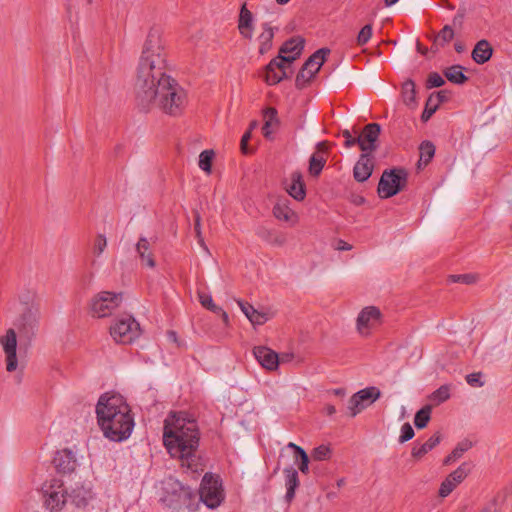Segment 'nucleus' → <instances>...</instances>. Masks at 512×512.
<instances>
[{
  "mask_svg": "<svg viewBox=\"0 0 512 512\" xmlns=\"http://www.w3.org/2000/svg\"><path fill=\"white\" fill-rule=\"evenodd\" d=\"M166 66L161 32L158 28H151L137 65L136 104L144 112L158 108L165 114L178 116L187 104V95L179 83L167 74Z\"/></svg>",
  "mask_w": 512,
  "mask_h": 512,
  "instance_id": "nucleus-1",
  "label": "nucleus"
},
{
  "mask_svg": "<svg viewBox=\"0 0 512 512\" xmlns=\"http://www.w3.org/2000/svg\"><path fill=\"white\" fill-rule=\"evenodd\" d=\"M163 441L170 455L178 458L192 473L202 471L196 457L199 443L197 424L185 413L173 412L165 420Z\"/></svg>",
  "mask_w": 512,
  "mask_h": 512,
  "instance_id": "nucleus-2",
  "label": "nucleus"
},
{
  "mask_svg": "<svg viewBox=\"0 0 512 512\" xmlns=\"http://www.w3.org/2000/svg\"><path fill=\"white\" fill-rule=\"evenodd\" d=\"M97 423L103 435L114 442L128 439L134 428L131 409L117 393L102 394L96 404Z\"/></svg>",
  "mask_w": 512,
  "mask_h": 512,
  "instance_id": "nucleus-3",
  "label": "nucleus"
},
{
  "mask_svg": "<svg viewBox=\"0 0 512 512\" xmlns=\"http://www.w3.org/2000/svg\"><path fill=\"white\" fill-rule=\"evenodd\" d=\"M45 505L51 511L62 510L70 502L75 509H85L92 499V491L89 487L80 486L67 493L64 483L60 478L53 477L43 485Z\"/></svg>",
  "mask_w": 512,
  "mask_h": 512,
  "instance_id": "nucleus-4",
  "label": "nucleus"
},
{
  "mask_svg": "<svg viewBox=\"0 0 512 512\" xmlns=\"http://www.w3.org/2000/svg\"><path fill=\"white\" fill-rule=\"evenodd\" d=\"M140 326L130 315H124L116 319L110 327V335L115 342L129 344L140 335Z\"/></svg>",
  "mask_w": 512,
  "mask_h": 512,
  "instance_id": "nucleus-5",
  "label": "nucleus"
},
{
  "mask_svg": "<svg viewBox=\"0 0 512 512\" xmlns=\"http://www.w3.org/2000/svg\"><path fill=\"white\" fill-rule=\"evenodd\" d=\"M407 182V172L404 169L385 170L378 184V194L381 198H390L400 192Z\"/></svg>",
  "mask_w": 512,
  "mask_h": 512,
  "instance_id": "nucleus-6",
  "label": "nucleus"
},
{
  "mask_svg": "<svg viewBox=\"0 0 512 512\" xmlns=\"http://www.w3.org/2000/svg\"><path fill=\"white\" fill-rule=\"evenodd\" d=\"M199 495L201 501L208 509L217 508L224 498L218 477L211 473H206L201 482Z\"/></svg>",
  "mask_w": 512,
  "mask_h": 512,
  "instance_id": "nucleus-7",
  "label": "nucleus"
},
{
  "mask_svg": "<svg viewBox=\"0 0 512 512\" xmlns=\"http://www.w3.org/2000/svg\"><path fill=\"white\" fill-rule=\"evenodd\" d=\"M122 300L121 293L101 291L91 300V312L98 318L107 317L121 304Z\"/></svg>",
  "mask_w": 512,
  "mask_h": 512,
  "instance_id": "nucleus-8",
  "label": "nucleus"
},
{
  "mask_svg": "<svg viewBox=\"0 0 512 512\" xmlns=\"http://www.w3.org/2000/svg\"><path fill=\"white\" fill-rule=\"evenodd\" d=\"M329 52V49L321 48L306 60L303 67L297 74V87H304L313 78V76L319 71V69L323 65L325 57L326 55L329 54Z\"/></svg>",
  "mask_w": 512,
  "mask_h": 512,
  "instance_id": "nucleus-9",
  "label": "nucleus"
},
{
  "mask_svg": "<svg viewBox=\"0 0 512 512\" xmlns=\"http://www.w3.org/2000/svg\"><path fill=\"white\" fill-rule=\"evenodd\" d=\"M41 317L38 305H30L27 307L18 319V330L21 337L31 340L37 332Z\"/></svg>",
  "mask_w": 512,
  "mask_h": 512,
  "instance_id": "nucleus-10",
  "label": "nucleus"
},
{
  "mask_svg": "<svg viewBox=\"0 0 512 512\" xmlns=\"http://www.w3.org/2000/svg\"><path fill=\"white\" fill-rule=\"evenodd\" d=\"M381 396V391L375 387H366L355 394L349 400L348 409L352 417H355L369 404L374 403Z\"/></svg>",
  "mask_w": 512,
  "mask_h": 512,
  "instance_id": "nucleus-11",
  "label": "nucleus"
},
{
  "mask_svg": "<svg viewBox=\"0 0 512 512\" xmlns=\"http://www.w3.org/2000/svg\"><path fill=\"white\" fill-rule=\"evenodd\" d=\"M381 322L382 313L380 309L376 306H367L358 314L356 328L361 335L368 336L371 330L379 326Z\"/></svg>",
  "mask_w": 512,
  "mask_h": 512,
  "instance_id": "nucleus-12",
  "label": "nucleus"
},
{
  "mask_svg": "<svg viewBox=\"0 0 512 512\" xmlns=\"http://www.w3.org/2000/svg\"><path fill=\"white\" fill-rule=\"evenodd\" d=\"M0 344L5 353L6 370L8 372L16 371L18 367L17 359V336L14 329L10 328L5 335L0 337Z\"/></svg>",
  "mask_w": 512,
  "mask_h": 512,
  "instance_id": "nucleus-13",
  "label": "nucleus"
},
{
  "mask_svg": "<svg viewBox=\"0 0 512 512\" xmlns=\"http://www.w3.org/2000/svg\"><path fill=\"white\" fill-rule=\"evenodd\" d=\"M53 463L57 471L64 475L74 473L79 465L75 453L68 448L57 451Z\"/></svg>",
  "mask_w": 512,
  "mask_h": 512,
  "instance_id": "nucleus-14",
  "label": "nucleus"
},
{
  "mask_svg": "<svg viewBox=\"0 0 512 512\" xmlns=\"http://www.w3.org/2000/svg\"><path fill=\"white\" fill-rule=\"evenodd\" d=\"M304 44L305 40L303 38L293 37L283 43L276 58L281 60L284 64L292 63L300 56L304 48Z\"/></svg>",
  "mask_w": 512,
  "mask_h": 512,
  "instance_id": "nucleus-15",
  "label": "nucleus"
},
{
  "mask_svg": "<svg viewBox=\"0 0 512 512\" xmlns=\"http://www.w3.org/2000/svg\"><path fill=\"white\" fill-rule=\"evenodd\" d=\"M469 471V465L467 463H462L442 482L439 489V495L441 497L448 496L456 488V486L467 477Z\"/></svg>",
  "mask_w": 512,
  "mask_h": 512,
  "instance_id": "nucleus-16",
  "label": "nucleus"
},
{
  "mask_svg": "<svg viewBox=\"0 0 512 512\" xmlns=\"http://www.w3.org/2000/svg\"><path fill=\"white\" fill-rule=\"evenodd\" d=\"M253 354L258 363L265 369L274 371L279 366V356L272 349L258 346L253 349Z\"/></svg>",
  "mask_w": 512,
  "mask_h": 512,
  "instance_id": "nucleus-17",
  "label": "nucleus"
},
{
  "mask_svg": "<svg viewBox=\"0 0 512 512\" xmlns=\"http://www.w3.org/2000/svg\"><path fill=\"white\" fill-rule=\"evenodd\" d=\"M381 128L377 123H370L365 126L363 132L359 134L361 142L359 147L363 152H372L376 149L375 142L377 141Z\"/></svg>",
  "mask_w": 512,
  "mask_h": 512,
  "instance_id": "nucleus-18",
  "label": "nucleus"
},
{
  "mask_svg": "<svg viewBox=\"0 0 512 512\" xmlns=\"http://www.w3.org/2000/svg\"><path fill=\"white\" fill-rule=\"evenodd\" d=\"M373 167L374 164L372 158L367 153H363L353 169V176L355 180L358 182L366 181L371 176Z\"/></svg>",
  "mask_w": 512,
  "mask_h": 512,
  "instance_id": "nucleus-19",
  "label": "nucleus"
},
{
  "mask_svg": "<svg viewBox=\"0 0 512 512\" xmlns=\"http://www.w3.org/2000/svg\"><path fill=\"white\" fill-rule=\"evenodd\" d=\"M285 65L277 58L272 59L265 69V81L268 85L279 83L285 76Z\"/></svg>",
  "mask_w": 512,
  "mask_h": 512,
  "instance_id": "nucleus-20",
  "label": "nucleus"
},
{
  "mask_svg": "<svg viewBox=\"0 0 512 512\" xmlns=\"http://www.w3.org/2000/svg\"><path fill=\"white\" fill-rule=\"evenodd\" d=\"M276 31H278V28L272 27L268 22L261 24V33L257 37L259 53L261 55H264L271 50L272 41Z\"/></svg>",
  "mask_w": 512,
  "mask_h": 512,
  "instance_id": "nucleus-21",
  "label": "nucleus"
},
{
  "mask_svg": "<svg viewBox=\"0 0 512 512\" xmlns=\"http://www.w3.org/2000/svg\"><path fill=\"white\" fill-rule=\"evenodd\" d=\"M325 151H326L325 142H319L317 144V151L312 154V156L310 157V160H309V173L312 176H318L321 173V171L326 163V158L324 156Z\"/></svg>",
  "mask_w": 512,
  "mask_h": 512,
  "instance_id": "nucleus-22",
  "label": "nucleus"
},
{
  "mask_svg": "<svg viewBox=\"0 0 512 512\" xmlns=\"http://www.w3.org/2000/svg\"><path fill=\"white\" fill-rule=\"evenodd\" d=\"M136 252L141 264L149 268L155 267V260L151 252V243L146 237H140L136 244Z\"/></svg>",
  "mask_w": 512,
  "mask_h": 512,
  "instance_id": "nucleus-23",
  "label": "nucleus"
},
{
  "mask_svg": "<svg viewBox=\"0 0 512 512\" xmlns=\"http://www.w3.org/2000/svg\"><path fill=\"white\" fill-rule=\"evenodd\" d=\"M238 29L240 34L246 38L251 40L253 36V15L251 11H249L244 4L241 7L239 21H238Z\"/></svg>",
  "mask_w": 512,
  "mask_h": 512,
  "instance_id": "nucleus-24",
  "label": "nucleus"
},
{
  "mask_svg": "<svg viewBox=\"0 0 512 512\" xmlns=\"http://www.w3.org/2000/svg\"><path fill=\"white\" fill-rule=\"evenodd\" d=\"M274 216L281 221L295 225L298 222V215L285 202L279 201L273 208Z\"/></svg>",
  "mask_w": 512,
  "mask_h": 512,
  "instance_id": "nucleus-25",
  "label": "nucleus"
},
{
  "mask_svg": "<svg viewBox=\"0 0 512 512\" xmlns=\"http://www.w3.org/2000/svg\"><path fill=\"white\" fill-rule=\"evenodd\" d=\"M492 47L487 40H480L472 51V59L477 64L486 63L492 56Z\"/></svg>",
  "mask_w": 512,
  "mask_h": 512,
  "instance_id": "nucleus-26",
  "label": "nucleus"
},
{
  "mask_svg": "<svg viewBox=\"0 0 512 512\" xmlns=\"http://www.w3.org/2000/svg\"><path fill=\"white\" fill-rule=\"evenodd\" d=\"M283 472L285 474L286 486L285 498L290 502L294 498L295 490L299 485L298 472L293 467H287Z\"/></svg>",
  "mask_w": 512,
  "mask_h": 512,
  "instance_id": "nucleus-27",
  "label": "nucleus"
},
{
  "mask_svg": "<svg viewBox=\"0 0 512 512\" xmlns=\"http://www.w3.org/2000/svg\"><path fill=\"white\" fill-rule=\"evenodd\" d=\"M287 192L297 201H301L305 198V186L299 172L292 174L291 184L287 187Z\"/></svg>",
  "mask_w": 512,
  "mask_h": 512,
  "instance_id": "nucleus-28",
  "label": "nucleus"
},
{
  "mask_svg": "<svg viewBox=\"0 0 512 512\" xmlns=\"http://www.w3.org/2000/svg\"><path fill=\"white\" fill-rule=\"evenodd\" d=\"M441 437L439 434H435L430 437L425 443L415 446L412 449V456L415 458H421L429 451H431L434 447H436L440 443Z\"/></svg>",
  "mask_w": 512,
  "mask_h": 512,
  "instance_id": "nucleus-29",
  "label": "nucleus"
},
{
  "mask_svg": "<svg viewBox=\"0 0 512 512\" xmlns=\"http://www.w3.org/2000/svg\"><path fill=\"white\" fill-rule=\"evenodd\" d=\"M472 447V442L470 440H463L459 442L456 447L452 450V452L444 459V465H450L456 460L460 459L463 454L468 451Z\"/></svg>",
  "mask_w": 512,
  "mask_h": 512,
  "instance_id": "nucleus-30",
  "label": "nucleus"
},
{
  "mask_svg": "<svg viewBox=\"0 0 512 512\" xmlns=\"http://www.w3.org/2000/svg\"><path fill=\"white\" fill-rule=\"evenodd\" d=\"M444 75L448 81L454 84H464L468 78L463 73V67L461 65H453L444 70Z\"/></svg>",
  "mask_w": 512,
  "mask_h": 512,
  "instance_id": "nucleus-31",
  "label": "nucleus"
},
{
  "mask_svg": "<svg viewBox=\"0 0 512 512\" xmlns=\"http://www.w3.org/2000/svg\"><path fill=\"white\" fill-rule=\"evenodd\" d=\"M419 151L420 158L418 161V168H421V166H426L433 158L435 154V146L430 141H423L420 144Z\"/></svg>",
  "mask_w": 512,
  "mask_h": 512,
  "instance_id": "nucleus-32",
  "label": "nucleus"
},
{
  "mask_svg": "<svg viewBox=\"0 0 512 512\" xmlns=\"http://www.w3.org/2000/svg\"><path fill=\"white\" fill-rule=\"evenodd\" d=\"M432 406L426 405L421 408L414 417V424L418 429H423L427 426L430 418H431Z\"/></svg>",
  "mask_w": 512,
  "mask_h": 512,
  "instance_id": "nucleus-33",
  "label": "nucleus"
},
{
  "mask_svg": "<svg viewBox=\"0 0 512 512\" xmlns=\"http://www.w3.org/2000/svg\"><path fill=\"white\" fill-rule=\"evenodd\" d=\"M415 84L412 80H407L402 86L403 102L410 106L415 103Z\"/></svg>",
  "mask_w": 512,
  "mask_h": 512,
  "instance_id": "nucleus-34",
  "label": "nucleus"
},
{
  "mask_svg": "<svg viewBox=\"0 0 512 512\" xmlns=\"http://www.w3.org/2000/svg\"><path fill=\"white\" fill-rule=\"evenodd\" d=\"M450 397V387L448 385H442L435 390L429 397V399L436 405H439Z\"/></svg>",
  "mask_w": 512,
  "mask_h": 512,
  "instance_id": "nucleus-35",
  "label": "nucleus"
},
{
  "mask_svg": "<svg viewBox=\"0 0 512 512\" xmlns=\"http://www.w3.org/2000/svg\"><path fill=\"white\" fill-rule=\"evenodd\" d=\"M213 157H214L213 150L202 151L199 155V162H198L199 168L201 170L205 171L206 173H210Z\"/></svg>",
  "mask_w": 512,
  "mask_h": 512,
  "instance_id": "nucleus-36",
  "label": "nucleus"
},
{
  "mask_svg": "<svg viewBox=\"0 0 512 512\" xmlns=\"http://www.w3.org/2000/svg\"><path fill=\"white\" fill-rule=\"evenodd\" d=\"M454 37V30L450 25H445L435 38L436 44L444 46Z\"/></svg>",
  "mask_w": 512,
  "mask_h": 512,
  "instance_id": "nucleus-37",
  "label": "nucleus"
},
{
  "mask_svg": "<svg viewBox=\"0 0 512 512\" xmlns=\"http://www.w3.org/2000/svg\"><path fill=\"white\" fill-rule=\"evenodd\" d=\"M272 317V314L269 312H260L258 310L251 311V315H249V321L253 325H262L267 322Z\"/></svg>",
  "mask_w": 512,
  "mask_h": 512,
  "instance_id": "nucleus-38",
  "label": "nucleus"
},
{
  "mask_svg": "<svg viewBox=\"0 0 512 512\" xmlns=\"http://www.w3.org/2000/svg\"><path fill=\"white\" fill-rule=\"evenodd\" d=\"M331 456V450L326 445H320L313 449L311 457L313 460L324 461L329 459Z\"/></svg>",
  "mask_w": 512,
  "mask_h": 512,
  "instance_id": "nucleus-39",
  "label": "nucleus"
},
{
  "mask_svg": "<svg viewBox=\"0 0 512 512\" xmlns=\"http://www.w3.org/2000/svg\"><path fill=\"white\" fill-rule=\"evenodd\" d=\"M199 301L203 307L206 309L212 311V312H218L221 311V307L214 304L213 299L211 295L206 294L204 292L198 293Z\"/></svg>",
  "mask_w": 512,
  "mask_h": 512,
  "instance_id": "nucleus-40",
  "label": "nucleus"
},
{
  "mask_svg": "<svg viewBox=\"0 0 512 512\" xmlns=\"http://www.w3.org/2000/svg\"><path fill=\"white\" fill-rule=\"evenodd\" d=\"M372 26L370 24L365 25L357 36V44L359 46L365 45L372 36Z\"/></svg>",
  "mask_w": 512,
  "mask_h": 512,
  "instance_id": "nucleus-41",
  "label": "nucleus"
},
{
  "mask_svg": "<svg viewBox=\"0 0 512 512\" xmlns=\"http://www.w3.org/2000/svg\"><path fill=\"white\" fill-rule=\"evenodd\" d=\"M294 461L302 473L308 472L309 458L305 451H301L300 455H294Z\"/></svg>",
  "mask_w": 512,
  "mask_h": 512,
  "instance_id": "nucleus-42",
  "label": "nucleus"
},
{
  "mask_svg": "<svg viewBox=\"0 0 512 512\" xmlns=\"http://www.w3.org/2000/svg\"><path fill=\"white\" fill-rule=\"evenodd\" d=\"M414 437V430L409 423H405L401 427V435L399 437V442L404 443L406 441L411 440Z\"/></svg>",
  "mask_w": 512,
  "mask_h": 512,
  "instance_id": "nucleus-43",
  "label": "nucleus"
},
{
  "mask_svg": "<svg viewBox=\"0 0 512 512\" xmlns=\"http://www.w3.org/2000/svg\"><path fill=\"white\" fill-rule=\"evenodd\" d=\"M444 83V79L437 72H432L429 74L427 79L428 88L441 87Z\"/></svg>",
  "mask_w": 512,
  "mask_h": 512,
  "instance_id": "nucleus-44",
  "label": "nucleus"
},
{
  "mask_svg": "<svg viewBox=\"0 0 512 512\" xmlns=\"http://www.w3.org/2000/svg\"><path fill=\"white\" fill-rule=\"evenodd\" d=\"M433 96H430L427 103H426V107L421 115V119L422 121L426 122L430 119V117L435 113L436 109H437V104H434L433 106H431V103L433 102Z\"/></svg>",
  "mask_w": 512,
  "mask_h": 512,
  "instance_id": "nucleus-45",
  "label": "nucleus"
},
{
  "mask_svg": "<svg viewBox=\"0 0 512 512\" xmlns=\"http://www.w3.org/2000/svg\"><path fill=\"white\" fill-rule=\"evenodd\" d=\"M107 246V240L105 238L104 235H98L95 239V243H94V253L96 255H100L103 253V251L105 250Z\"/></svg>",
  "mask_w": 512,
  "mask_h": 512,
  "instance_id": "nucleus-46",
  "label": "nucleus"
},
{
  "mask_svg": "<svg viewBox=\"0 0 512 512\" xmlns=\"http://www.w3.org/2000/svg\"><path fill=\"white\" fill-rule=\"evenodd\" d=\"M482 374L475 372L466 376L467 383L472 387H482L484 383L481 381Z\"/></svg>",
  "mask_w": 512,
  "mask_h": 512,
  "instance_id": "nucleus-47",
  "label": "nucleus"
},
{
  "mask_svg": "<svg viewBox=\"0 0 512 512\" xmlns=\"http://www.w3.org/2000/svg\"><path fill=\"white\" fill-rule=\"evenodd\" d=\"M343 137L345 138V146L347 148H350L354 146L355 144H358L361 142L359 138V134L357 136H353L352 133L349 130H344L342 132Z\"/></svg>",
  "mask_w": 512,
  "mask_h": 512,
  "instance_id": "nucleus-48",
  "label": "nucleus"
},
{
  "mask_svg": "<svg viewBox=\"0 0 512 512\" xmlns=\"http://www.w3.org/2000/svg\"><path fill=\"white\" fill-rule=\"evenodd\" d=\"M450 278L453 282H462L465 284H472L476 280V277L472 274L452 275Z\"/></svg>",
  "mask_w": 512,
  "mask_h": 512,
  "instance_id": "nucleus-49",
  "label": "nucleus"
},
{
  "mask_svg": "<svg viewBox=\"0 0 512 512\" xmlns=\"http://www.w3.org/2000/svg\"><path fill=\"white\" fill-rule=\"evenodd\" d=\"M265 124L273 125L277 122V111L274 108H268L264 113Z\"/></svg>",
  "mask_w": 512,
  "mask_h": 512,
  "instance_id": "nucleus-50",
  "label": "nucleus"
},
{
  "mask_svg": "<svg viewBox=\"0 0 512 512\" xmlns=\"http://www.w3.org/2000/svg\"><path fill=\"white\" fill-rule=\"evenodd\" d=\"M238 305L247 318H249V315H251V311L255 310L252 305L243 301H238Z\"/></svg>",
  "mask_w": 512,
  "mask_h": 512,
  "instance_id": "nucleus-51",
  "label": "nucleus"
},
{
  "mask_svg": "<svg viewBox=\"0 0 512 512\" xmlns=\"http://www.w3.org/2000/svg\"><path fill=\"white\" fill-rule=\"evenodd\" d=\"M250 137H251V132L250 131H247L242 136V139H241V150H242L243 153H248L247 143H248Z\"/></svg>",
  "mask_w": 512,
  "mask_h": 512,
  "instance_id": "nucleus-52",
  "label": "nucleus"
},
{
  "mask_svg": "<svg viewBox=\"0 0 512 512\" xmlns=\"http://www.w3.org/2000/svg\"><path fill=\"white\" fill-rule=\"evenodd\" d=\"M195 232L197 234V237L199 238V242L202 244L203 239L201 238V225H200V216H199V214H197L196 218H195Z\"/></svg>",
  "mask_w": 512,
  "mask_h": 512,
  "instance_id": "nucleus-53",
  "label": "nucleus"
},
{
  "mask_svg": "<svg viewBox=\"0 0 512 512\" xmlns=\"http://www.w3.org/2000/svg\"><path fill=\"white\" fill-rule=\"evenodd\" d=\"M286 448L292 449L294 451V455H300L301 451H305L303 448H301L300 446L296 445L293 442H289Z\"/></svg>",
  "mask_w": 512,
  "mask_h": 512,
  "instance_id": "nucleus-54",
  "label": "nucleus"
},
{
  "mask_svg": "<svg viewBox=\"0 0 512 512\" xmlns=\"http://www.w3.org/2000/svg\"><path fill=\"white\" fill-rule=\"evenodd\" d=\"M505 500V496L502 494L497 495V497L494 499L495 507L494 509H503L504 507L501 505Z\"/></svg>",
  "mask_w": 512,
  "mask_h": 512,
  "instance_id": "nucleus-55",
  "label": "nucleus"
},
{
  "mask_svg": "<svg viewBox=\"0 0 512 512\" xmlns=\"http://www.w3.org/2000/svg\"><path fill=\"white\" fill-rule=\"evenodd\" d=\"M285 242H286V238L282 234L276 235L274 237V239L272 240L273 244H276V245H279V246L283 245Z\"/></svg>",
  "mask_w": 512,
  "mask_h": 512,
  "instance_id": "nucleus-56",
  "label": "nucleus"
},
{
  "mask_svg": "<svg viewBox=\"0 0 512 512\" xmlns=\"http://www.w3.org/2000/svg\"><path fill=\"white\" fill-rule=\"evenodd\" d=\"M166 484L170 485L173 488L174 492H176L178 488L181 489V484L177 480H174L172 478H169L166 481Z\"/></svg>",
  "mask_w": 512,
  "mask_h": 512,
  "instance_id": "nucleus-57",
  "label": "nucleus"
},
{
  "mask_svg": "<svg viewBox=\"0 0 512 512\" xmlns=\"http://www.w3.org/2000/svg\"><path fill=\"white\" fill-rule=\"evenodd\" d=\"M446 99V95H445V92L444 91H439L437 94H436V101L434 104H437V106L439 105V103H441L442 101H444Z\"/></svg>",
  "mask_w": 512,
  "mask_h": 512,
  "instance_id": "nucleus-58",
  "label": "nucleus"
},
{
  "mask_svg": "<svg viewBox=\"0 0 512 512\" xmlns=\"http://www.w3.org/2000/svg\"><path fill=\"white\" fill-rule=\"evenodd\" d=\"M272 125H268V124H264L263 128H262V131H263V134L265 137H269L270 134H271V127Z\"/></svg>",
  "mask_w": 512,
  "mask_h": 512,
  "instance_id": "nucleus-59",
  "label": "nucleus"
},
{
  "mask_svg": "<svg viewBox=\"0 0 512 512\" xmlns=\"http://www.w3.org/2000/svg\"><path fill=\"white\" fill-rule=\"evenodd\" d=\"M325 411H326V413H327L328 415H333V414H335V413H336V408H335V406H333V405H327V406L325 407Z\"/></svg>",
  "mask_w": 512,
  "mask_h": 512,
  "instance_id": "nucleus-60",
  "label": "nucleus"
},
{
  "mask_svg": "<svg viewBox=\"0 0 512 512\" xmlns=\"http://www.w3.org/2000/svg\"><path fill=\"white\" fill-rule=\"evenodd\" d=\"M216 313L221 316V318L223 319V321L225 323H228V319H229L228 314L222 308H221V311H218Z\"/></svg>",
  "mask_w": 512,
  "mask_h": 512,
  "instance_id": "nucleus-61",
  "label": "nucleus"
},
{
  "mask_svg": "<svg viewBox=\"0 0 512 512\" xmlns=\"http://www.w3.org/2000/svg\"><path fill=\"white\" fill-rule=\"evenodd\" d=\"M455 50L458 52V53H462L464 50H465V46L463 43L461 42H457L455 43Z\"/></svg>",
  "mask_w": 512,
  "mask_h": 512,
  "instance_id": "nucleus-62",
  "label": "nucleus"
},
{
  "mask_svg": "<svg viewBox=\"0 0 512 512\" xmlns=\"http://www.w3.org/2000/svg\"><path fill=\"white\" fill-rule=\"evenodd\" d=\"M462 18H463V15H462V14H457V15L454 17V19H453V23H454V24H456L457 22H459V23H460V22H461V20H462Z\"/></svg>",
  "mask_w": 512,
  "mask_h": 512,
  "instance_id": "nucleus-63",
  "label": "nucleus"
},
{
  "mask_svg": "<svg viewBox=\"0 0 512 512\" xmlns=\"http://www.w3.org/2000/svg\"><path fill=\"white\" fill-rule=\"evenodd\" d=\"M334 394L337 395V396H343L344 395V390L341 389V388L335 389L334 390Z\"/></svg>",
  "mask_w": 512,
  "mask_h": 512,
  "instance_id": "nucleus-64",
  "label": "nucleus"
}]
</instances>
